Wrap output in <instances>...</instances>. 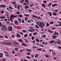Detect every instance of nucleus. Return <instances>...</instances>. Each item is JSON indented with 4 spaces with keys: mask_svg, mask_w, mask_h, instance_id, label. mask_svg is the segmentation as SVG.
Wrapping results in <instances>:
<instances>
[{
    "mask_svg": "<svg viewBox=\"0 0 61 61\" xmlns=\"http://www.w3.org/2000/svg\"><path fill=\"white\" fill-rule=\"evenodd\" d=\"M36 24L37 25H39V26L41 28H43L44 27L45 25V24L43 22H36Z\"/></svg>",
    "mask_w": 61,
    "mask_h": 61,
    "instance_id": "1",
    "label": "nucleus"
},
{
    "mask_svg": "<svg viewBox=\"0 0 61 61\" xmlns=\"http://www.w3.org/2000/svg\"><path fill=\"white\" fill-rule=\"evenodd\" d=\"M13 28L12 27L9 26L8 27V31H11L12 30Z\"/></svg>",
    "mask_w": 61,
    "mask_h": 61,
    "instance_id": "2",
    "label": "nucleus"
},
{
    "mask_svg": "<svg viewBox=\"0 0 61 61\" xmlns=\"http://www.w3.org/2000/svg\"><path fill=\"white\" fill-rule=\"evenodd\" d=\"M4 52L5 53V56H7V57H10L11 56L10 55H8V53L6 52L5 51Z\"/></svg>",
    "mask_w": 61,
    "mask_h": 61,
    "instance_id": "3",
    "label": "nucleus"
},
{
    "mask_svg": "<svg viewBox=\"0 0 61 61\" xmlns=\"http://www.w3.org/2000/svg\"><path fill=\"white\" fill-rule=\"evenodd\" d=\"M47 31L48 32L50 33H51V34H53V31H52L50 29L48 30Z\"/></svg>",
    "mask_w": 61,
    "mask_h": 61,
    "instance_id": "4",
    "label": "nucleus"
},
{
    "mask_svg": "<svg viewBox=\"0 0 61 61\" xmlns=\"http://www.w3.org/2000/svg\"><path fill=\"white\" fill-rule=\"evenodd\" d=\"M17 37H18V38H20L21 37V35H20L18 33H17L16 35Z\"/></svg>",
    "mask_w": 61,
    "mask_h": 61,
    "instance_id": "5",
    "label": "nucleus"
},
{
    "mask_svg": "<svg viewBox=\"0 0 61 61\" xmlns=\"http://www.w3.org/2000/svg\"><path fill=\"white\" fill-rule=\"evenodd\" d=\"M52 7H55V6H57V4H53L52 5Z\"/></svg>",
    "mask_w": 61,
    "mask_h": 61,
    "instance_id": "6",
    "label": "nucleus"
},
{
    "mask_svg": "<svg viewBox=\"0 0 61 61\" xmlns=\"http://www.w3.org/2000/svg\"><path fill=\"white\" fill-rule=\"evenodd\" d=\"M3 54L2 53H0V58H2L3 57Z\"/></svg>",
    "mask_w": 61,
    "mask_h": 61,
    "instance_id": "7",
    "label": "nucleus"
},
{
    "mask_svg": "<svg viewBox=\"0 0 61 61\" xmlns=\"http://www.w3.org/2000/svg\"><path fill=\"white\" fill-rule=\"evenodd\" d=\"M21 44L22 46H27V45H26V44L24 43H21Z\"/></svg>",
    "mask_w": 61,
    "mask_h": 61,
    "instance_id": "8",
    "label": "nucleus"
},
{
    "mask_svg": "<svg viewBox=\"0 0 61 61\" xmlns=\"http://www.w3.org/2000/svg\"><path fill=\"white\" fill-rule=\"evenodd\" d=\"M29 8V6L27 5H26L25 6V9H27Z\"/></svg>",
    "mask_w": 61,
    "mask_h": 61,
    "instance_id": "9",
    "label": "nucleus"
},
{
    "mask_svg": "<svg viewBox=\"0 0 61 61\" xmlns=\"http://www.w3.org/2000/svg\"><path fill=\"white\" fill-rule=\"evenodd\" d=\"M0 7H5V5H0Z\"/></svg>",
    "mask_w": 61,
    "mask_h": 61,
    "instance_id": "10",
    "label": "nucleus"
},
{
    "mask_svg": "<svg viewBox=\"0 0 61 61\" xmlns=\"http://www.w3.org/2000/svg\"><path fill=\"white\" fill-rule=\"evenodd\" d=\"M35 29H31L30 30H29L28 31H30V32H33V31H35Z\"/></svg>",
    "mask_w": 61,
    "mask_h": 61,
    "instance_id": "11",
    "label": "nucleus"
},
{
    "mask_svg": "<svg viewBox=\"0 0 61 61\" xmlns=\"http://www.w3.org/2000/svg\"><path fill=\"white\" fill-rule=\"evenodd\" d=\"M55 42V41L52 40L51 41H50L49 42L50 43V44H53V43H54Z\"/></svg>",
    "mask_w": 61,
    "mask_h": 61,
    "instance_id": "12",
    "label": "nucleus"
},
{
    "mask_svg": "<svg viewBox=\"0 0 61 61\" xmlns=\"http://www.w3.org/2000/svg\"><path fill=\"white\" fill-rule=\"evenodd\" d=\"M24 16L26 17H29V15L25 14L24 15Z\"/></svg>",
    "mask_w": 61,
    "mask_h": 61,
    "instance_id": "13",
    "label": "nucleus"
},
{
    "mask_svg": "<svg viewBox=\"0 0 61 61\" xmlns=\"http://www.w3.org/2000/svg\"><path fill=\"white\" fill-rule=\"evenodd\" d=\"M14 23L15 25H18V22H17V20L15 21Z\"/></svg>",
    "mask_w": 61,
    "mask_h": 61,
    "instance_id": "14",
    "label": "nucleus"
},
{
    "mask_svg": "<svg viewBox=\"0 0 61 61\" xmlns=\"http://www.w3.org/2000/svg\"><path fill=\"white\" fill-rule=\"evenodd\" d=\"M13 44L15 45H18V44H19L18 43L15 42H13Z\"/></svg>",
    "mask_w": 61,
    "mask_h": 61,
    "instance_id": "15",
    "label": "nucleus"
},
{
    "mask_svg": "<svg viewBox=\"0 0 61 61\" xmlns=\"http://www.w3.org/2000/svg\"><path fill=\"white\" fill-rule=\"evenodd\" d=\"M26 51H29V52H32V51L31 50L29 49H26Z\"/></svg>",
    "mask_w": 61,
    "mask_h": 61,
    "instance_id": "16",
    "label": "nucleus"
},
{
    "mask_svg": "<svg viewBox=\"0 0 61 61\" xmlns=\"http://www.w3.org/2000/svg\"><path fill=\"white\" fill-rule=\"evenodd\" d=\"M45 56L47 58H48V57H50V56H49L48 55H45Z\"/></svg>",
    "mask_w": 61,
    "mask_h": 61,
    "instance_id": "17",
    "label": "nucleus"
},
{
    "mask_svg": "<svg viewBox=\"0 0 61 61\" xmlns=\"http://www.w3.org/2000/svg\"><path fill=\"white\" fill-rule=\"evenodd\" d=\"M18 17H23V15L21 14H20L18 15Z\"/></svg>",
    "mask_w": 61,
    "mask_h": 61,
    "instance_id": "18",
    "label": "nucleus"
},
{
    "mask_svg": "<svg viewBox=\"0 0 61 61\" xmlns=\"http://www.w3.org/2000/svg\"><path fill=\"white\" fill-rule=\"evenodd\" d=\"M18 41H19V42H23V40L21 39L19 40H18Z\"/></svg>",
    "mask_w": 61,
    "mask_h": 61,
    "instance_id": "19",
    "label": "nucleus"
},
{
    "mask_svg": "<svg viewBox=\"0 0 61 61\" xmlns=\"http://www.w3.org/2000/svg\"><path fill=\"white\" fill-rule=\"evenodd\" d=\"M42 6H43V7H44V8L46 7V6L45 5V4L44 3H43L42 4Z\"/></svg>",
    "mask_w": 61,
    "mask_h": 61,
    "instance_id": "20",
    "label": "nucleus"
},
{
    "mask_svg": "<svg viewBox=\"0 0 61 61\" xmlns=\"http://www.w3.org/2000/svg\"><path fill=\"white\" fill-rule=\"evenodd\" d=\"M5 17H3V16H1L0 17V19H5Z\"/></svg>",
    "mask_w": 61,
    "mask_h": 61,
    "instance_id": "21",
    "label": "nucleus"
},
{
    "mask_svg": "<svg viewBox=\"0 0 61 61\" xmlns=\"http://www.w3.org/2000/svg\"><path fill=\"white\" fill-rule=\"evenodd\" d=\"M15 50L16 51H18V48H15Z\"/></svg>",
    "mask_w": 61,
    "mask_h": 61,
    "instance_id": "22",
    "label": "nucleus"
},
{
    "mask_svg": "<svg viewBox=\"0 0 61 61\" xmlns=\"http://www.w3.org/2000/svg\"><path fill=\"white\" fill-rule=\"evenodd\" d=\"M52 37H53V38H54V39H55L56 38H57V37H56V36H53Z\"/></svg>",
    "mask_w": 61,
    "mask_h": 61,
    "instance_id": "23",
    "label": "nucleus"
},
{
    "mask_svg": "<svg viewBox=\"0 0 61 61\" xmlns=\"http://www.w3.org/2000/svg\"><path fill=\"white\" fill-rule=\"evenodd\" d=\"M18 20L19 21L20 23H21V19L19 18L18 19Z\"/></svg>",
    "mask_w": 61,
    "mask_h": 61,
    "instance_id": "24",
    "label": "nucleus"
},
{
    "mask_svg": "<svg viewBox=\"0 0 61 61\" xmlns=\"http://www.w3.org/2000/svg\"><path fill=\"white\" fill-rule=\"evenodd\" d=\"M53 15H57V14L54 12H53Z\"/></svg>",
    "mask_w": 61,
    "mask_h": 61,
    "instance_id": "25",
    "label": "nucleus"
},
{
    "mask_svg": "<svg viewBox=\"0 0 61 61\" xmlns=\"http://www.w3.org/2000/svg\"><path fill=\"white\" fill-rule=\"evenodd\" d=\"M54 22L53 21H51L50 22V24H54Z\"/></svg>",
    "mask_w": 61,
    "mask_h": 61,
    "instance_id": "26",
    "label": "nucleus"
},
{
    "mask_svg": "<svg viewBox=\"0 0 61 61\" xmlns=\"http://www.w3.org/2000/svg\"><path fill=\"white\" fill-rule=\"evenodd\" d=\"M52 4V3H49L48 4V6H51Z\"/></svg>",
    "mask_w": 61,
    "mask_h": 61,
    "instance_id": "27",
    "label": "nucleus"
},
{
    "mask_svg": "<svg viewBox=\"0 0 61 61\" xmlns=\"http://www.w3.org/2000/svg\"><path fill=\"white\" fill-rule=\"evenodd\" d=\"M20 0V2L21 3H23L25 1L24 0Z\"/></svg>",
    "mask_w": 61,
    "mask_h": 61,
    "instance_id": "28",
    "label": "nucleus"
},
{
    "mask_svg": "<svg viewBox=\"0 0 61 61\" xmlns=\"http://www.w3.org/2000/svg\"><path fill=\"white\" fill-rule=\"evenodd\" d=\"M25 1L27 3H29V1L28 0H25Z\"/></svg>",
    "mask_w": 61,
    "mask_h": 61,
    "instance_id": "29",
    "label": "nucleus"
},
{
    "mask_svg": "<svg viewBox=\"0 0 61 61\" xmlns=\"http://www.w3.org/2000/svg\"><path fill=\"white\" fill-rule=\"evenodd\" d=\"M37 32H36V33H33V34L34 35V36H36V35H37Z\"/></svg>",
    "mask_w": 61,
    "mask_h": 61,
    "instance_id": "30",
    "label": "nucleus"
},
{
    "mask_svg": "<svg viewBox=\"0 0 61 61\" xmlns=\"http://www.w3.org/2000/svg\"><path fill=\"white\" fill-rule=\"evenodd\" d=\"M37 57H38V54H36L35 55V58H36Z\"/></svg>",
    "mask_w": 61,
    "mask_h": 61,
    "instance_id": "31",
    "label": "nucleus"
},
{
    "mask_svg": "<svg viewBox=\"0 0 61 61\" xmlns=\"http://www.w3.org/2000/svg\"><path fill=\"white\" fill-rule=\"evenodd\" d=\"M11 17H17V15L14 16V15H11Z\"/></svg>",
    "mask_w": 61,
    "mask_h": 61,
    "instance_id": "32",
    "label": "nucleus"
},
{
    "mask_svg": "<svg viewBox=\"0 0 61 61\" xmlns=\"http://www.w3.org/2000/svg\"><path fill=\"white\" fill-rule=\"evenodd\" d=\"M8 46H11V45H12V43H8Z\"/></svg>",
    "mask_w": 61,
    "mask_h": 61,
    "instance_id": "33",
    "label": "nucleus"
},
{
    "mask_svg": "<svg viewBox=\"0 0 61 61\" xmlns=\"http://www.w3.org/2000/svg\"><path fill=\"white\" fill-rule=\"evenodd\" d=\"M32 16L33 17H35V18H37V16H36L35 15H32Z\"/></svg>",
    "mask_w": 61,
    "mask_h": 61,
    "instance_id": "34",
    "label": "nucleus"
},
{
    "mask_svg": "<svg viewBox=\"0 0 61 61\" xmlns=\"http://www.w3.org/2000/svg\"><path fill=\"white\" fill-rule=\"evenodd\" d=\"M3 29L4 30H5V31H7V29L6 27L5 28H3Z\"/></svg>",
    "mask_w": 61,
    "mask_h": 61,
    "instance_id": "35",
    "label": "nucleus"
},
{
    "mask_svg": "<svg viewBox=\"0 0 61 61\" xmlns=\"http://www.w3.org/2000/svg\"><path fill=\"white\" fill-rule=\"evenodd\" d=\"M26 57L28 59H30L31 58V57L30 56H27Z\"/></svg>",
    "mask_w": 61,
    "mask_h": 61,
    "instance_id": "36",
    "label": "nucleus"
},
{
    "mask_svg": "<svg viewBox=\"0 0 61 61\" xmlns=\"http://www.w3.org/2000/svg\"><path fill=\"white\" fill-rule=\"evenodd\" d=\"M22 31L24 33H26V31L24 30H23Z\"/></svg>",
    "mask_w": 61,
    "mask_h": 61,
    "instance_id": "37",
    "label": "nucleus"
},
{
    "mask_svg": "<svg viewBox=\"0 0 61 61\" xmlns=\"http://www.w3.org/2000/svg\"><path fill=\"white\" fill-rule=\"evenodd\" d=\"M27 36V34H25L24 35V37H26Z\"/></svg>",
    "mask_w": 61,
    "mask_h": 61,
    "instance_id": "38",
    "label": "nucleus"
},
{
    "mask_svg": "<svg viewBox=\"0 0 61 61\" xmlns=\"http://www.w3.org/2000/svg\"><path fill=\"white\" fill-rule=\"evenodd\" d=\"M23 5H28V4L26 3H24L23 4Z\"/></svg>",
    "mask_w": 61,
    "mask_h": 61,
    "instance_id": "39",
    "label": "nucleus"
},
{
    "mask_svg": "<svg viewBox=\"0 0 61 61\" xmlns=\"http://www.w3.org/2000/svg\"><path fill=\"white\" fill-rule=\"evenodd\" d=\"M36 41L37 42H39V40H38V39H36Z\"/></svg>",
    "mask_w": 61,
    "mask_h": 61,
    "instance_id": "40",
    "label": "nucleus"
},
{
    "mask_svg": "<svg viewBox=\"0 0 61 61\" xmlns=\"http://www.w3.org/2000/svg\"><path fill=\"white\" fill-rule=\"evenodd\" d=\"M35 26L36 27V28H39V27L38 26V25H36Z\"/></svg>",
    "mask_w": 61,
    "mask_h": 61,
    "instance_id": "41",
    "label": "nucleus"
},
{
    "mask_svg": "<svg viewBox=\"0 0 61 61\" xmlns=\"http://www.w3.org/2000/svg\"><path fill=\"white\" fill-rule=\"evenodd\" d=\"M32 36V33H30L29 36L31 37V36Z\"/></svg>",
    "mask_w": 61,
    "mask_h": 61,
    "instance_id": "42",
    "label": "nucleus"
},
{
    "mask_svg": "<svg viewBox=\"0 0 61 61\" xmlns=\"http://www.w3.org/2000/svg\"><path fill=\"white\" fill-rule=\"evenodd\" d=\"M19 33L20 34H21V35H22V36L23 35V33L22 32H19Z\"/></svg>",
    "mask_w": 61,
    "mask_h": 61,
    "instance_id": "43",
    "label": "nucleus"
},
{
    "mask_svg": "<svg viewBox=\"0 0 61 61\" xmlns=\"http://www.w3.org/2000/svg\"><path fill=\"white\" fill-rule=\"evenodd\" d=\"M35 38V37L34 36H32L31 37V40H33Z\"/></svg>",
    "mask_w": 61,
    "mask_h": 61,
    "instance_id": "44",
    "label": "nucleus"
},
{
    "mask_svg": "<svg viewBox=\"0 0 61 61\" xmlns=\"http://www.w3.org/2000/svg\"><path fill=\"white\" fill-rule=\"evenodd\" d=\"M2 44H3V45H5V44H8V43H4V42H3L2 43Z\"/></svg>",
    "mask_w": 61,
    "mask_h": 61,
    "instance_id": "45",
    "label": "nucleus"
},
{
    "mask_svg": "<svg viewBox=\"0 0 61 61\" xmlns=\"http://www.w3.org/2000/svg\"><path fill=\"white\" fill-rule=\"evenodd\" d=\"M14 6L15 7V8H17V5L15 4L14 5Z\"/></svg>",
    "mask_w": 61,
    "mask_h": 61,
    "instance_id": "46",
    "label": "nucleus"
},
{
    "mask_svg": "<svg viewBox=\"0 0 61 61\" xmlns=\"http://www.w3.org/2000/svg\"><path fill=\"white\" fill-rule=\"evenodd\" d=\"M43 2L45 3V4H46V0L43 1Z\"/></svg>",
    "mask_w": 61,
    "mask_h": 61,
    "instance_id": "47",
    "label": "nucleus"
},
{
    "mask_svg": "<svg viewBox=\"0 0 61 61\" xmlns=\"http://www.w3.org/2000/svg\"><path fill=\"white\" fill-rule=\"evenodd\" d=\"M19 5H18L17 8V9H20V8H19Z\"/></svg>",
    "mask_w": 61,
    "mask_h": 61,
    "instance_id": "48",
    "label": "nucleus"
},
{
    "mask_svg": "<svg viewBox=\"0 0 61 61\" xmlns=\"http://www.w3.org/2000/svg\"><path fill=\"white\" fill-rule=\"evenodd\" d=\"M56 32H55L53 34V36H55L56 35Z\"/></svg>",
    "mask_w": 61,
    "mask_h": 61,
    "instance_id": "49",
    "label": "nucleus"
},
{
    "mask_svg": "<svg viewBox=\"0 0 61 61\" xmlns=\"http://www.w3.org/2000/svg\"><path fill=\"white\" fill-rule=\"evenodd\" d=\"M37 50H39V51H41L42 49H37Z\"/></svg>",
    "mask_w": 61,
    "mask_h": 61,
    "instance_id": "50",
    "label": "nucleus"
},
{
    "mask_svg": "<svg viewBox=\"0 0 61 61\" xmlns=\"http://www.w3.org/2000/svg\"><path fill=\"white\" fill-rule=\"evenodd\" d=\"M25 21H26L27 20V19H28V18L26 17H25Z\"/></svg>",
    "mask_w": 61,
    "mask_h": 61,
    "instance_id": "51",
    "label": "nucleus"
},
{
    "mask_svg": "<svg viewBox=\"0 0 61 61\" xmlns=\"http://www.w3.org/2000/svg\"><path fill=\"white\" fill-rule=\"evenodd\" d=\"M46 25H47V26H49V24H48V23H46Z\"/></svg>",
    "mask_w": 61,
    "mask_h": 61,
    "instance_id": "52",
    "label": "nucleus"
},
{
    "mask_svg": "<svg viewBox=\"0 0 61 61\" xmlns=\"http://www.w3.org/2000/svg\"><path fill=\"white\" fill-rule=\"evenodd\" d=\"M6 38H7V39H8V37L7 36H4Z\"/></svg>",
    "mask_w": 61,
    "mask_h": 61,
    "instance_id": "53",
    "label": "nucleus"
},
{
    "mask_svg": "<svg viewBox=\"0 0 61 61\" xmlns=\"http://www.w3.org/2000/svg\"><path fill=\"white\" fill-rule=\"evenodd\" d=\"M57 47L59 48V49H61V47L59 46H57Z\"/></svg>",
    "mask_w": 61,
    "mask_h": 61,
    "instance_id": "54",
    "label": "nucleus"
},
{
    "mask_svg": "<svg viewBox=\"0 0 61 61\" xmlns=\"http://www.w3.org/2000/svg\"><path fill=\"white\" fill-rule=\"evenodd\" d=\"M3 28H5L6 27V26L5 25H3Z\"/></svg>",
    "mask_w": 61,
    "mask_h": 61,
    "instance_id": "55",
    "label": "nucleus"
},
{
    "mask_svg": "<svg viewBox=\"0 0 61 61\" xmlns=\"http://www.w3.org/2000/svg\"><path fill=\"white\" fill-rule=\"evenodd\" d=\"M29 12H32V11L31 10H29V9L28 10Z\"/></svg>",
    "mask_w": 61,
    "mask_h": 61,
    "instance_id": "56",
    "label": "nucleus"
},
{
    "mask_svg": "<svg viewBox=\"0 0 61 61\" xmlns=\"http://www.w3.org/2000/svg\"><path fill=\"white\" fill-rule=\"evenodd\" d=\"M10 17V20H11V21H12V18L13 17H11V15Z\"/></svg>",
    "mask_w": 61,
    "mask_h": 61,
    "instance_id": "57",
    "label": "nucleus"
},
{
    "mask_svg": "<svg viewBox=\"0 0 61 61\" xmlns=\"http://www.w3.org/2000/svg\"><path fill=\"white\" fill-rule=\"evenodd\" d=\"M57 42L58 44H60V41H57Z\"/></svg>",
    "mask_w": 61,
    "mask_h": 61,
    "instance_id": "58",
    "label": "nucleus"
},
{
    "mask_svg": "<svg viewBox=\"0 0 61 61\" xmlns=\"http://www.w3.org/2000/svg\"><path fill=\"white\" fill-rule=\"evenodd\" d=\"M50 14V16H52V12H51Z\"/></svg>",
    "mask_w": 61,
    "mask_h": 61,
    "instance_id": "59",
    "label": "nucleus"
},
{
    "mask_svg": "<svg viewBox=\"0 0 61 61\" xmlns=\"http://www.w3.org/2000/svg\"><path fill=\"white\" fill-rule=\"evenodd\" d=\"M9 8H10V9H13V8H12V7L11 6H10L9 7Z\"/></svg>",
    "mask_w": 61,
    "mask_h": 61,
    "instance_id": "60",
    "label": "nucleus"
},
{
    "mask_svg": "<svg viewBox=\"0 0 61 61\" xmlns=\"http://www.w3.org/2000/svg\"><path fill=\"white\" fill-rule=\"evenodd\" d=\"M27 55H30V53H27Z\"/></svg>",
    "mask_w": 61,
    "mask_h": 61,
    "instance_id": "61",
    "label": "nucleus"
},
{
    "mask_svg": "<svg viewBox=\"0 0 61 61\" xmlns=\"http://www.w3.org/2000/svg\"><path fill=\"white\" fill-rule=\"evenodd\" d=\"M39 46H41V47H44V46L42 45H41Z\"/></svg>",
    "mask_w": 61,
    "mask_h": 61,
    "instance_id": "62",
    "label": "nucleus"
},
{
    "mask_svg": "<svg viewBox=\"0 0 61 61\" xmlns=\"http://www.w3.org/2000/svg\"><path fill=\"white\" fill-rule=\"evenodd\" d=\"M24 20H22V23L23 24L24 23Z\"/></svg>",
    "mask_w": 61,
    "mask_h": 61,
    "instance_id": "63",
    "label": "nucleus"
},
{
    "mask_svg": "<svg viewBox=\"0 0 61 61\" xmlns=\"http://www.w3.org/2000/svg\"><path fill=\"white\" fill-rule=\"evenodd\" d=\"M0 26H2V23H1L0 24Z\"/></svg>",
    "mask_w": 61,
    "mask_h": 61,
    "instance_id": "64",
    "label": "nucleus"
}]
</instances>
